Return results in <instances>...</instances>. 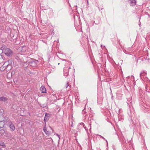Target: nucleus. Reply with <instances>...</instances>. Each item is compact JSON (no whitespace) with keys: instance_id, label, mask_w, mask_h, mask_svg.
<instances>
[{"instance_id":"f257e3e1","label":"nucleus","mask_w":150,"mask_h":150,"mask_svg":"<svg viewBox=\"0 0 150 150\" xmlns=\"http://www.w3.org/2000/svg\"><path fill=\"white\" fill-rule=\"evenodd\" d=\"M4 53L7 56L10 57L13 54V52L10 49L6 48L3 50Z\"/></svg>"},{"instance_id":"f03ea898","label":"nucleus","mask_w":150,"mask_h":150,"mask_svg":"<svg viewBox=\"0 0 150 150\" xmlns=\"http://www.w3.org/2000/svg\"><path fill=\"white\" fill-rule=\"evenodd\" d=\"M26 65H28L30 66L35 65L36 64L35 61H27L25 63Z\"/></svg>"},{"instance_id":"7ed1b4c3","label":"nucleus","mask_w":150,"mask_h":150,"mask_svg":"<svg viewBox=\"0 0 150 150\" xmlns=\"http://www.w3.org/2000/svg\"><path fill=\"white\" fill-rule=\"evenodd\" d=\"M22 49L21 50V52L23 53V54L27 55V53L26 52L27 51V48L26 46H23L22 47Z\"/></svg>"},{"instance_id":"20e7f679","label":"nucleus","mask_w":150,"mask_h":150,"mask_svg":"<svg viewBox=\"0 0 150 150\" xmlns=\"http://www.w3.org/2000/svg\"><path fill=\"white\" fill-rule=\"evenodd\" d=\"M70 69V67H65L64 69V76H67L69 74V69Z\"/></svg>"},{"instance_id":"39448f33","label":"nucleus","mask_w":150,"mask_h":150,"mask_svg":"<svg viewBox=\"0 0 150 150\" xmlns=\"http://www.w3.org/2000/svg\"><path fill=\"white\" fill-rule=\"evenodd\" d=\"M147 74V72L145 71H142L140 73V77L141 79H142V77H146Z\"/></svg>"},{"instance_id":"423d86ee","label":"nucleus","mask_w":150,"mask_h":150,"mask_svg":"<svg viewBox=\"0 0 150 150\" xmlns=\"http://www.w3.org/2000/svg\"><path fill=\"white\" fill-rule=\"evenodd\" d=\"M9 126L12 131H14L15 129V127L13 124L11 122L9 123Z\"/></svg>"},{"instance_id":"0eeeda50","label":"nucleus","mask_w":150,"mask_h":150,"mask_svg":"<svg viewBox=\"0 0 150 150\" xmlns=\"http://www.w3.org/2000/svg\"><path fill=\"white\" fill-rule=\"evenodd\" d=\"M43 130L45 133L47 135H49L50 134V132L49 131H47V127L45 125L44 127Z\"/></svg>"},{"instance_id":"6e6552de","label":"nucleus","mask_w":150,"mask_h":150,"mask_svg":"<svg viewBox=\"0 0 150 150\" xmlns=\"http://www.w3.org/2000/svg\"><path fill=\"white\" fill-rule=\"evenodd\" d=\"M8 99L7 97L4 96L0 97V101L5 102L7 101Z\"/></svg>"},{"instance_id":"1a4fd4ad","label":"nucleus","mask_w":150,"mask_h":150,"mask_svg":"<svg viewBox=\"0 0 150 150\" xmlns=\"http://www.w3.org/2000/svg\"><path fill=\"white\" fill-rule=\"evenodd\" d=\"M133 111V108L132 107H130L128 110V114L129 116H131L132 115V112Z\"/></svg>"},{"instance_id":"9d476101","label":"nucleus","mask_w":150,"mask_h":150,"mask_svg":"<svg viewBox=\"0 0 150 150\" xmlns=\"http://www.w3.org/2000/svg\"><path fill=\"white\" fill-rule=\"evenodd\" d=\"M79 128H83L85 129L86 131H87V129H86V127L85 126L83 122H81L80 125L78 126Z\"/></svg>"},{"instance_id":"9b49d317","label":"nucleus","mask_w":150,"mask_h":150,"mask_svg":"<svg viewBox=\"0 0 150 150\" xmlns=\"http://www.w3.org/2000/svg\"><path fill=\"white\" fill-rule=\"evenodd\" d=\"M136 0H129V3L131 6H134L136 4Z\"/></svg>"},{"instance_id":"f8f14e48","label":"nucleus","mask_w":150,"mask_h":150,"mask_svg":"<svg viewBox=\"0 0 150 150\" xmlns=\"http://www.w3.org/2000/svg\"><path fill=\"white\" fill-rule=\"evenodd\" d=\"M40 91L42 93H45L46 92V90L45 86H42L40 88Z\"/></svg>"},{"instance_id":"ddd939ff","label":"nucleus","mask_w":150,"mask_h":150,"mask_svg":"<svg viewBox=\"0 0 150 150\" xmlns=\"http://www.w3.org/2000/svg\"><path fill=\"white\" fill-rule=\"evenodd\" d=\"M4 123L3 121V120H0V130L2 128H3L4 126Z\"/></svg>"},{"instance_id":"4468645a","label":"nucleus","mask_w":150,"mask_h":150,"mask_svg":"<svg viewBox=\"0 0 150 150\" xmlns=\"http://www.w3.org/2000/svg\"><path fill=\"white\" fill-rule=\"evenodd\" d=\"M57 56L60 59H63L62 58V56H64L63 54H61L60 53L58 52V53L57 54Z\"/></svg>"},{"instance_id":"2eb2a0df","label":"nucleus","mask_w":150,"mask_h":150,"mask_svg":"<svg viewBox=\"0 0 150 150\" xmlns=\"http://www.w3.org/2000/svg\"><path fill=\"white\" fill-rule=\"evenodd\" d=\"M9 66H12L14 65V62L11 59L9 60Z\"/></svg>"},{"instance_id":"dca6fc26","label":"nucleus","mask_w":150,"mask_h":150,"mask_svg":"<svg viewBox=\"0 0 150 150\" xmlns=\"http://www.w3.org/2000/svg\"><path fill=\"white\" fill-rule=\"evenodd\" d=\"M0 146H3L4 148L6 146L5 143L2 142H0Z\"/></svg>"},{"instance_id":"f3484780","label":"nucleus","mask_w":150,"mask_h":150,"mask_svg":"<svg viewBox=\"0 0 150 150\" xmlns=\"http://www.w3.org/2000/svg\"><path fill=\"white\" fill-rule=\"evenodd\" d=\"M98 7L100 10H102L103 8V5L101 4L99 5H98Z\"/></svg>"},{"instance_id":"a211bd4d","label":"nucleus","mask_w":150,"mask_h":150,"mask_svg":"<svg viewBox=\"0 0 150 150\" xmlns=\"http://www.w3.org/2000/svg\"><path fill=\"white\" fill-rule=\"evenodd\" d=\"M98 136H99L100 138H102L104 140H105V141L106 142H107V144H108V141H107V140L106 139H105L102 136H101V135H100L98 134Z\"/></svg>"},{"instance_id":"6ab92c4d","label":"nucleus","mask_w":150,"mask_h":150,"mask_svg":"<svg viewBox=\"0 0 150 150\" xmlns=\"http://www.w3.org/2000/svg\"><path fill=\"white\" fill-rule=\"evenodd\" d=\"M65 87H66V88H68L69 87V89L70 88V87L69 85V82H67L66 83V84L65 85Z\"/></svg>"},{"instance_id":"aec40b11","label":"nucleus","mask_w":150,"mask_h":150,"mask_svg":"<svg viewBox=\"0 0 150 150\" xmlns=\"http://www.w3.org/2000/svg\"><path fill=\"white\" fill-rule=\"evenodd\" d=\"M84 109H85V108ZM86 112L85 111V109H84L82 110V113L83 115L84 116V117H85L86 116Z\"/></svg>"},{"instance_id":"412c9836","label":"nucleus","mask_w":150,"mask_h":150,"mask_svg":"<svg viewBox=\"0 0 150 150\" xmlns=\"http://www.w3.org/2000/svg\"><path fill=\"white\" fill-rule=\"evenodd\" d=\"M9 60L8 61H6L4 64L5 65H6V66H9Z\"/></svg>"},{"instance_id":"4be33fe9","label":"nucleus","mask_w":150,"mask_h":150,"mask_svg":"<svg viewBox=\"0 0 150 150\" xmlns=\"http://www.w3.org/2000/svg\"><path fill=\"white\" fill-rule=\"evenodd\" d=\"M3 52V50L2 49H0V55H1V58H3L2 55H1V54Z\"/></svg>"},{"instance_id":"5701e85b","label":"nucleus","mask_w":150,"mask_h":150,"mask_svg":"<svg viewBox=\"0 0 150 150\" xmlns=\"http://www.w3.org/2000/svg\"><path fill=\"white\" fill-rule=\"evenodd\" d=\"M132 100V97H131L130 98H129L127 99V101H128V102H129L130 103L131 102V101H130Z\"/></svg>"},{"instance_id":"b1692460","label":"nucleus","mask_w":150,"mask_h":150,"mask_svg":"<svg viewBox=\"0 0 150 150\" xmlns=\"http://www.w3.org/2000/svg\"><path fill=\"white\" fill-rule=\"evenodd\" d=\"M47 114L46 113L45 114V117L44 118V121H46V120H47Z\"/></svg>"},{"instance_id":"393cba45","label":"nucleus","mask_w":150,"mask_h":150,"mask_svg":"<svg viewBox=\"0 0 150 150\" xmlns=\"http://www.w3.org/2000/svg\"><path fill=\"white\" fill-rule=\"evenodd\" d=\"M55 135L58 137L59 138V139H60V135H59L57 133H56L55 134Z\"/></svg>"},{"instance_id":"a878e982","label":"nucleus","mask_w":150,"mask_h":150,"mask_svg":"<svg viewBox=\"0 0 150 150\" xmlns=\"http://www.w3.org/2000/svg\"><path fill=\"white\" fill-rule=\"evenodd\" d=\"M73 122H72L71 124V127H73Z\"/></svg>"},{"instance_id":"bb28decb","label":"nucleus","mask_w":150,"mask_h":150,"mask_svg":"<svg viewBox=\"0 0 150 150\" xmlns=\"http://www.w3.org/2000/svg\"><path fill=\"white\" fill-rule=\"evenodd\" d=\"M103 67H104V69H105V71H106V72L107 71V70H106V69H105V67H104V66Z\"/></svg>"},{"instance_id":"cd10ccee","label":"nucleus","mask_w":150,"mask_h":150,"mask_svg":"<svg viewBox=\"0 0 150 150\" xmlns=\"http://www.w3.org/2000/svg\"><path fill=\"white\" fill-rule=\"evenodd\" d=\"M86 1H87V3H88V0H86Z\"/></svg>"},{"instance_id":"c85d7f7f","label":"nucleus","mask_w":150,"mask_h":150,"mask_svg":"<svg viewBox=\"0 0 150 150\" xmlns=\"http://www.w3.org/2000/svg\"><path fill=\"white\" fill-rule=\"evenodd\" d=\"M0 150H3L2 149L0 148Z\"/></svg>"},{"instance_id":"c756f323","label":"nucleus","mask_w":150,"mask_h":150,"mask_svg":"<svg viewBox=\"0 0 150 150\" xmlns=\"http://www.w3.org/2000/svg\"><path fill=\"white\" fill-rule=\"evenodd\" d=\"M119 120H120V118L119 117Z\"/></svg>"},{"instance_id":"7c9ffc66","label":"nucleus","mask_w":150,"mask_h":150,"mask_svg":"<svg viewBox=\"0 0 150 150\" xmlns=\"http://www.w3.org/2000/svg\"><path fill=\"white\" fill-rule=\"evenodd\" d=\"M28 67V66H27V67H25L26 69H27V67Z\"/></svg>"},{"instance_id":"2f4dec72","label":"nucleus","mask_w":150,"mask_h":150,"mask_svg":"<svg viewBox=\"0 0 150 150\" xmlns=\"http://www.w3.org/2000/svg\"><path fill=\"white\" fill-rule=\"evenodd\" d=\"M1 69V67H0V69Z\"/></svg>"},{"instance_id":"473e14b6","label":"nucleus","mask_w":150,"mask_h":150,"mask_svg":"<svg viewBox=\"0 0 150 150\" xmlns=\"http://www.w3.org/2000/svg\"><path fill=\"white\" fill-rule=\"evenodd\" d=\"M5 67H7L8 66H5Z\"/></svg>"}]
</instances>
